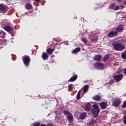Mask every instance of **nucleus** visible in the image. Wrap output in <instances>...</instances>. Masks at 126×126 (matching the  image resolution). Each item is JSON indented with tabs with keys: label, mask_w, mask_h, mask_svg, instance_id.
I'll return each mask as SVG.
<instances>
[{
	"label": "nucleus",
	"mask_w": 126,
	"mask_h": 126,
	"mask_svg": "<svg viewBox=\"0 0 126 126\" xmlns=\"http://www.w3.org/2000/svg\"><path fill=\"white\" fill-rule=\"evenodd\" d=\"M93 109H92V114L93 118H97L100 113V107L98 105V104L94 103L92 106Z\"/></svg>",
	"instance_id": "f257e3e1"
},
{
	"label": "nucleus",
	"mask_w": 126,
	"mask_h": 126,
	"mask_svg": "<svg viewBox=\"0 0 126 126\" xmlns=\"http://www.w3.org/2000/svg\"><path fill=\"white\" fill-rule=\"evenodd\" d=\"M113 47L115 51H120V50H124L125 49V45L122 43H115Z\"/></svg>",
	"instance_id": "f03ea898"
},
{
	"label": "nucleus",
	"mask_w": 126,
	"mask_h": 126,
	"mask_svg": "<svg viewBox=\"0 0 126 126\" xmlns=\"http://www.w3.org/2000/svg\"><path fill=\"white\" fill-rule=\"evenodd\" d=\"M23 63L26 66H29L30 64V57L24 56L23 59Z\"/></svg>",
	"instance_id": "7ed1b4c3"
},
{
	"label": "nucleus",
	"mask_w": 126,
	"mask_h": 126,
	"mask_svg": "<svg viewBox=\"0 0 126 126\" xmlns=\"http://www.w3.org/2000/svg\"><path fill=\"white\" fill-rule=\"evenodd\" d=\"M7 10V8L6 6L4 4H0V13H4L6 12Z\"/></svg>",
	"instance_id": "20e7f679"
},
{
	"label": "nucleus",
	"mask_w": 126,
	"mask_h": 126,
	"mask_svg": "<svg viewBox=\"0 0 126 126\" xmlns=\"http://www.w3.org/2000/svg\"><path fill=\"white\" fill-rule=\"evenodd\" d=\"M101 110H104V109H107L108 107V103L106 101H101L100 103H98Z\"/></svg>",
	"instance_id": "39448f33"
},
{
	"label": "nucleus",
	"mask_w": 126,
	"mask_h": 126,
	"mask_svg": "<svg viewBox=\"0 0 126 126\" xmlns=\"http://www.w3.org/2000/svg\"><path fill=\"white\" fill-rule=\"evenodd\" d=\"M118 34L119 33H118L117 32L111 31L108 33L107 36L109 38H113V37H115V36H118Z\"/></svg>",
	"instance_id": "423d86ee"
},
{
	"label": "nucleus",
	"mask_w": 126,
	"mask_h": 126,
	"mask_svg": "<svg viewBox=\"0 0 126 126\" xmlns=\"http://www.w3.org/2000/svg\"><path fill=\"white\" fill-rule=\"evenodd\" d=\"M121 104V100L119 98H117L114 100L112 102V105L114 107H119Z\"/></svg>",
	"instance_id": "0eeeda50"
},
{
	"label": "nucleus",
	"mask_w": 126,
	"mask_h": 126,
	"mask_svg": "<svg viewBox=\"0 0 126 126\" xmlns=\"http://www.w3.org/2000/svg\"><path fill=\"white\" fill-rule=\"evenodd\" d=\"M94 66L95 68L97 69H104V68L105 67L104 64L101 63H95Z\"/></svg>",
	"instance_id": "6e6552de"
},
{
	"label": "nucleus",
	"mask_w": 126,
	"mask_h": 126,
	"mask_svg": "<svg viewBox=\"0 0 126 126\" xmlns=\"http://www.w3.org/2000/svg\"><path fill=\"white\" fill-rule=\"evenodd\" d=\"M4 30H5V31H7L9 33H10V34H11V32H13V33H15V32L12 30V28L9 27V26H5L4 27Z\"/></svg>",
	"instance_id": "1a4fd4ad"
},
{
	"label": "nucleus",
	"mask_w": 126,
	"mask_h": 126,
	"mask_svg": "<svg viewBox=\"0 0 126 126\" xmlns=\"http://www.w3.org/2000/svg\"><path fill=\"white\" fill-rule=\"evenodd\" d=\"M91 103L90 102L87 103L84 107V110L86 112H89L91 110Z\"/></svg>",
	"instance_id": "9d476101"
},
{
	"label": "nucleus",
	"mask_w": 126,
	"mask_h": 126,
	"mask_svg": "<svg viewBox=\"0 0 126 126\" xmlns=\"http://www.w3.org/2000/svg\"><path fill=\"white\" fill-rule=\"evenodd\" d=\"M123 77H124L123 75H116L114 78L116 81H121L123 79Z\"/></svg>",
	"instance_id": "9b49d317"
},
{
	"label": "nucleus",
	"mask_w": 126,
	"mask_h": 126,
	"mask_svg": "<svg viewBox=\"0 0 126 126\" xmlns=\"http://www.w3.org/2000/svg\"><path fill=\"white\" fill-rule=\"evenodd\" d=\"M41 58H42L43 60L44 61H46V60H48L49 59V55H48V54L46 52H43L42 53Z\"/></svg>",
	"instance_id": "f8f14e48"
},
{
	"label": "nucleus",
	"mask_w": 126,
	"mask_h": 126,
	"mask_svg": "<svg viewBox=\"0 0 126 126\" xmlns=\"http://www.w3.org/2000/svg\"><path fill=\"white\" fill-rule=\"evenodd\" d=\"M101 59H102V55H97L94 57V61H97V62H100Z\"/></svg>",
	"instance_id": "ddd939ff"
},
{
	"label": "nucleus",
	"mask_w": 126,
	"mask_h": 126,
	"mask_svg": "<svg viewBox=\"0 0 126 126\" xmlns=\"http://www.w3.org/2000/svg\"><path fill=\"white\" fill-rule=\"evenodd\" d=\"M94 101H101V96L99 95H95L93 97Z\"/></svg>",
	"instance_id": "4468645a"
},
{
	"label": "nucleus",
	"mask_w": 126,
	"mask_h": 126,
	"mask_svg": "<svg viewBox=\"0 0 126 126\" xmlns=\"http://www.w3.org/2000/svg\"><path fill=\"white\" fill-rule=\"evenodd\" d=\"M77 75H75L74 76L70 78V79L68 81V82H73V81H75L76 79H77Z\"/></svg>",
	"instance_id": "2eb2a0df"
},
{
	"label": "nucleus",
	"mask_w": 126,
	"mask_h": 126,
	"mask_svg": "<svg viewBox=\"0 0 126 126\" xmlns=\"http://www.w3.org/2000/svg\"><path fill=\"white\" fill-rule=\"evenodd\" d=\"M55 51V49L52 48H48L46 50L47 54H49V55H52L53 52Z\"/></svg>",
	"instance_id": "dca6fc26"
},
{
	"label": "nucleus",
	"mask_w": 126,
	"mask_h": 126,
	"mask_svg": "<svg viewBox=\"0 0 126 126\" xmlns=\"http://www.w3.org/2000/svg\"><path fill=\"white\" fill-rule=\"evenodd\" d=\"M109 59H110V54H108L105 55L103 58V62H107V61H108V60H109Z\"/></svg>",
	"instance_id": "f3484780"
},
{
	"label": "nucleus",
	"mask_w": 126,
	"mask_h": 126,
	"mask_svg": "<svg viewBox=\"0 0 126 126\" xmlns=\"http://www.w3.org/2000/svg\"><path fill=\"white\" fill-rule=\"evenodd\" d=\"M86 117V113L85 112H83L81 113L79 118L81 120H84Z\"/></svg>",
	"instance_id": "a211bd4d"
},
{
	"label": "nucleus",
	"mask_w": 126,
	"mask_h": 126,
	"mask_svg": "<svg viewBox=\"0 0 126 126\" xmlns=\"http://www.w3.org/2000/svg\"><path fill=\"white\" fill-rule=\"evenodd\" d=\"M124 30V27L122 25H120L116 29L117 32H122Z\"/></svg>",
	"instance_id": "6ab92c4d"
},
{
	"label": "nucleus",
	"mask_w": 126,
	"mask_h": 126,
	"mask_svg": "<svg viewBox=\"0 0 126 126\" xmlns=\"http://www.w3.org/2000/svg\"><path fill=\"white\" fill-rule=\"evenodd\" d=\"M81 51V49L80 47H77L76 48H75L72 51V53L73 54H75L76 53H78V52H80Z\"/></svg>",
	"instance_id": "aec40b11"
},
{
	"label": "nucleus",
	"mask_w": 126,
	"mask_h": 126,
	"mask_svg": "<svg viewBox=\"0 0 126 126\" xmlns=\"http://www.w3.org/2000/svg\"><path fill=\"white\" fill-rule=\"evenodd\" d=\"M25 8L28 10L31 9L32 8V5H31V3H27L25 5Z\"/></svg>",
	"instance_id": "412c9836"
},
{
	"label": "nucleus",
	"mask_w": 126,
	"mask_h": 126,
	"mask_svg": "<svg viewBox=\"0 0 126 126\" xmlns=\"http://www.w3.org/2000/svg\"><path fill=\"white\" fill-rule=\"evenodd\" d=\"M88 89H89V86L88 85H85L84 86V93H86L88 91Z\"/></svg>",
	"instance_id": "4be33fe9"
},
{
	"label": "nucleus",
	"mask_w": 126,
	"mask_h": 126,
	"mask_svg": "<svg viewBox=\"0 0 126 126\" xmlns=\"http://www.w3.org/2000/svg\"><path fill=\"white\" fill-rule=\"evenodd\" d=\"M68 91L71 92V91H72V90H73V86L72 85V84H70L68 86Z\"/></svg>",
	"instance_id": "5701e85b"
},
{
	"label": "nucleus",
	"mask_w": 126,
	"mask_h": 126,
	"mask_svg": "<svg viewBox=\"0 0 126 126\" xmlns=\"http://www.w3.org/2000/svg\"><path fill=\"white\" fill-rule=\"evenodd\" d=\"M81 92V90H80L77 94L76 98L77 100L80 99V92Z\"/></svg>",
	"instance_id": "b1692460"
},
{
	"label": "nucleus",
	"mask_w": 126,
	"mask_h": 126,
	"mask_svg": "<svg viewBox=\"0 0 126 126\" xmlns=\"http://www.w3.org/2000/svg\"><path fill=\"white\" fill-rule=\"evenodd\" d=\"M69 122H72V121H73V116H72V115H69L67 117Z\"/></svg>",
	"instance_id": "393cba45"
},
{
	"label": "nucleus",
	"mask_w": 126,
	"mask_h": 126,
	"mask_svg": "<svg viewBox=\"0 0 126 126\" xmlns=\"http://www.w3.org/2000/svg\"><path fill=\"white\" fill-rule=\"evenodd\" d=\"M81 40L83 43H84L86 45L87 44V39L85 38V37H83L81 38Z\"/></svg>",
	"instance_id": "a878e982"
},
{
	"label": "nucleus",
	"mask_w": 126,
	"mask_h": 126,
	"mask_svg": "<svg viewBox=\"0 0 126 126\" xmlns=\"http://www.w3.org/2000/svg\"><path fill=\"white\" fill-rule=\"evenodd\" d=\"M2 42L3 43V46H5L7 44V40L6 39L2 40Z\"/></svg>",
	"instance_id": "bb28decb"
},
{
	"label": "nucleus",
	"mask_w": 126,
	"mask_h": 126,
	"mask_svg": "<svg viewBox=\"0 0 126 126\" xmlns=\"http://www.w3.org/2000/svg\"><path fill=\"white\" fill-rule=\"evenodd\" d=\"M121 57L123 59H124V60H126V53H125V52H124L122 55Z\"/></svg>",
	"instance_id": "cd10ccee"
},
{
	"label": "nucleus",
	"mask_w": 126,
	"mask_h": 126,
	"mask_svg": "<svg viewBox=\"0 0 126 126\" xmlns=\"http://www.w3.org/2000/svg\"><path fill=\"white\" fill-rule=\"evenodd\" d=\"M90 123L92 124L93 125L96 124V121L94 119H92L90 121Z\"/></svg>",
	"instance_id": "c85d7f7f"
},
{
	"label": "nucleus",
	"mask_w": 126,
	"mask_h": 126,
	"mask_svg": "<svg viewBox=\"0 0 126 126\" xmlns=\"http://www.w3.org/2000/svg\"><path fill=\"white\" fill-rule=\"evenodd\" d=\"M0 48H3V43L2 42V40L0 39Z\"/></svg>",
	"instance_id": "c756f323"
},
{
	"label": "nucleus",
	"mask_w": 126,
	"mask_h": 126,
	"mask_svg": "<svg viewBox=\"0 0 126 126\" xmlns=\"http://www.w3.org/2000/svg\"><path fill=\"white\" fill-rule=\"evenodd\" d=\"M123 71H124V69H123L122 68L119 67L118 68V73H121V72H123Z\"/></svg>",
	"instance_id": "7c9ffc66"
},
{
	"label": "nucleus",
	"mask_w": 126,
	"mask_h": 126,
	"mask_svg": "<svg viewBox=\"0 0 126 126\" xmlns=\"http://www.w3.org/2000/svg\"><path fill=\"white\" fill-rule=\"evenodd\" d=\"M124 124L126 126V115L123 117Z\"/></svg>",
	"instance_id": "2f4dec72"
},
{
	"label": "nucleus",
	"mask_w": 126,
	"mask_h": 126,
	"mask_svg": "<svg viewBox=\"0 0 126 126\" xmlns=\"http://www.w3.org/2000/svg\"><path fill=\"white\" fill-rule=\"evenodd\" d=\"M64 115H69L70 113L66 110L63 111Z\"/></svg>",
	"instance_id": "473e14b6"
},
{
	"label": "nucleus",
	"mask_w": 126,
	"mask_h": 126,
	"mask_svg": "<svg viewBox=\"0 0 126 126\" xmlns=\"http://www.w3.org/2000/svg\"><path fill=\"white\" fill-rule=\"evenodd\" d=\"M126 100L124 101L122 105V108H126Z\"/></svg>",
	"instance_id": "72a5a7b5"
},
{
	"label": "nucleus",
	"mask_w": 126,
	"mask_h": 126,
	"mask_svg": "<svg viewBox=\"0 0 126 126\" xmlns=\"http://www.w3.org/2000/svg\"><path fill=\"white\" fill-rule=\"evenodd\" d=\"M116 6V4L112 3L110 6H109V8H113L114 7H115V6Z\"/></svg>",
	"instance_id": "f704fd0d"
},
{
	"label": "nucleus",
	"mask_w": 126,
	"mask_h": 126,
	"mask_svg": "<svg viewBox=\"0 0 126 126\" xmlns=\"http://www.w3.org/2000/svg\"><path fill=\"white\" fill-rule=\"evenodd\" d=\"M114 82H115V80H114V79L110 80V82L109 83V84H110V85L113 84V83H114Z\"/></svg>",
	"instance_id": "c9c22d12"
},
{
	"label": "nucleus",
	"mask_w": 126,
	"mask_h": 126,
	"mask_svg": "<svg viewBox=\"0 0 126 126\" xmlns=\"http://www.w3.org/2000/svg\"><path fill=\"white\" fill-rule=\"evenodd\" d=\"M120 9V6L117 5L115 8V10H119Z\"/></svg>",
	"instance_id": "e433bc0d"
},
{
	"label": "nucleus",
	"mask_w": 126,
	"mask_h": 126,
	"mask_svg": "<svg viewBox=\"0 0 126 126\" xmlns=\"http://www.w3.org/2000/svg\"><path fill=\"white\" fill-rule=\"evenodd\" d=\"M33 126H40V123H35L33 124Z\"/></svg>",
	"instance_id": "4c0bfd02"
},
{
	"label": "nucleus",
	"mask_w": 126,
	"mask_h": 126,
	"mask_svg": "<svg viewBox=\"0 0 126 126\" xmlns=\"http://www.w3.org/2000/svg\"><path fill=\"white\" fill-rule=\"evenodd\" d=\"M120 8H121V9H123V8H124L125 6H124L123 5H120Z\"/></svg>",
	"instance_id": "58836bf2"
},
{
	"label": "nucleus",
	"mask_w": 126,
	"mask_h": 126,
	"mask_svg": "<svg viewBox=\"0 0 126 126\" xmlns=\"http://www.w3.org/2000/svg\"><path fill=\"white\" fill-rule=\"evenodd\" d=\"M93 42H97V38H94L92 40Z\"/></svg>",
	"instance_id": "ea45409f"
},
{
	"label": "nucleus",
	"mask_w": 126,
	"mask_h": 126,
	"mask_svg": "<svg viewBox=\"0 0 126 126\" xmlns=\"http://www.w3.org/2000/svg\"><path fill=\"white\" fill-rule=\"evenodd\" d=\"M47 126H53V124H50V123H49V124H48L47 125Z\"/></svg>",
	"instance_id": "a19ab883"
},
{
	"label": "nucleus",
	"mask_w": 126,
	"mask_h": 126,
	"mask_svg": "<svg viewBox=\"0 0 126 126\" xmlns=\"http://www.w3.org/2000/svg\"><path fill=\"white\" fill-rule=\"evenodd\" d=\"M123 115H126V110H124V111L123 112Z\"/></svg>",
	"instance_id": "79ce46f5"
},
{
	"label": "nucleus",
	"mask_w": 126,
	"mask_h": 126,
	"mask_svg": "<svg viewBox=\"0 0 126 126\" xmlns=\"http://www.w3.org/2000/svg\"><path fill=\"white\" fill-rule=\"evenodd\" d=\"M122 0H117V1H119V2H122Z\"/></svg>",
	"instance_id": "37998d69"
},
{
	"label": "nucleus",
	"mask_w": 126,
	"mask_h": 126,
	"mask_svg": "<svg viewBox=\"0 0 126 126\" xmlns=\"http://www.w3.org/2000/svg\"><path fill=\"white\" fill-rule=\"evenodd\" d=\"M124 4H125V5H126V0L125 1H124Z\"/></svg>",
	"instance_id": "c03bdc74"
},
{
	"label": "nucleus",
	"mask_w": 126,
	"mask_h": 126,
	"mask_svg": "<svg viewBox=\"0 0 126 126\" xmlns=\"http://www.w3.org/2000/svg\"><path fill=\"white\" fill-rule=\"evenodd\" d=\"M1 32H0V35H1Z\"/></svg>",
	"instance_id": "a18cd8bd"
},
{
	"label": "nucleus",
	"mask_w": 126,
	"mask_h": 126,
	"mask_svg": "<svg viewBox=\"0 0 126 126\" xmlns=\"http://www.w3.org/2000/svg\"><path fill=\"white\" fill-rule=\"evenodd\" d=\"M29 13H31V12H29Z\"/></svg>",
	"instance_id": "49530a36"
},
{
	"label": "nucleus",
	"mask_w": 126,
	"mask_h": 126,
	"mask_svg": "<svg viewBox=\"0 0 126 126\" xmlns=\"http://www.w3.org/2000/svg\"><path fill=\"white\" fill-rule=\"evenodd\" d=\"M39 97H40V94H38Z\"/></svg>",
	"instance_id": "de8ad7c7"
}]
</instances>
